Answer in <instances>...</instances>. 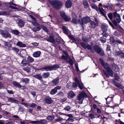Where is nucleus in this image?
<instances>
[{
  "label": "nucleus",
  "instance_id": "obj_25",
  "mask_svg": "<svg viewBox=\"0 0 124 124\" xmlns=\"http://www.w3.org/2000/svg\"><path fill=\"white\" fill-rule=\"evenodd\" d=\"M111 67L115 71L117 72L119 70V68L118 65L115 64H111Z\"/></svg>",
  "mask_w": 124,
  "mask_h": 124
},
{
  "label": "nucleus",
  "instance_id": "obj_13",
  "mask_svg": "<svg viewBox=\"0 0 124 124\" xmlns=\"http://www.w3.org/2000/svg\"><path fill=\"white\" fill-rule=\"evenodd\" d=\"M62 5L61 2L58 0H55V9L56 10L60 9Z\"/></svg>",
  "mask_w": 124,
  "mask_h": 124
},
{
  "label": "nucleus",
  "instance_id": "obj_5",
  "mask_svg": "<svg viewBox=\"0 0 124 124\" xmlns=\"http://www.w3.org/2000/svg\"><path fill=\"white\" fill-rule=\"evenodd\" d=\"M64 54L65 55V56L64 55H62V58L67 61L68 60V59H69V60L68 62L69 63L70 65H73V61L72 59H70V57L67 53L66 52H64Z\"/></svg>",
  "mask_w": 124,
  "mask_h": 124
},
{
  "label": "nucleus",
  "instance_id": "obj_30",
  "mask_svg": "<svg viewBox=\"0 0 124 124\" xmlns=\"http://www.w3.org/2000/svg\"><path fill=\"white\" fill-rule=\"evenodd\" d=\"M16 45L21 47H26L25 44H24L20 41H18L16 43Z\"/></svg>",
  "mask_w": 124,
  "mask_h": 124
},
{
  "label": "nucleus",
  "instance_id": "obj_10",
  "mask_svg": "<svg viewBox=\"0 0 124 124\" xmlns=\"http://www.w3.org/2000/svg\"><path fill=\"white\" fill-rule=\"evenodd\" d=\"M60 13L62 18L65 21H68L70 20V18L67 16L64 11H61Z\"/></svg>",
  "mask_w": 124,
  "mask_h": 124
},
{
  "label": "nucleus",
  "instance_id": "obj_20",
  "mask_svg": "<svg viewBox=\"0 0 124 124\" xmlns=\"http://www.w3.org/2000/svg\"><path fill=\"white\" fill-rule=\"evenodd\" d=\"M8 98V101L11 102L12 103H17L18 101L13 97H7Z\"/></svg>",
  "mask_w": 124,
  "mask_h": 124
},
{
  "label": "nucleus",
  "instance_id": "obj_60",
  "mask_svg": "<svg viewBox=\"0 0 124 124\" xmlns=\"http://www.w3.org/2000/svg\"><path fill=\"white\" fill-rule=\"evenodd\" d=\"M106 19L108 20L109 23V24L113 28V29H114V27L113 25L112 24V23L108 19H108Z\"/></svg>",
  "mask_w": 124,
  "mask_h": 124
},
{
  "label": "nucleus",
  "instance_id": "obj_24",
  "mask_svg": "<svg viewBox=\"0 0 124 124\" xmlns=\"http://www.w3.org/2000/svg\"><path fill=\"white\" fill-rule=\"evenodd\" d=\"M76 94L72 91L69 92L68 93V97L70 98H72L75 96Z\"/></svg>",
  "mask_w": 124,
  "mask_h": 124
},
{
  "label": "nucleus",
  "instance_id": "obj_37",
  "mask_svg": "<svg viewBox=\"0 0 124 124\" xmlns=\"http://www.w3.org/2000/svg\"><path fill=\"white\" fill-rule=\"evenodd\" d=\"M34 59L32 57L29 56L27 58V61L28 63H31L34 61Z\"/></svg>",
  "mask_w": 124,
  "mask_h": 124
},
{
  "label": "nucleus",
  "instance_id": "obj_3",
  "mask_svg": "<svg viewBox=\"0 0 124 124\" xmlns=\"http://www.w3.org/2000/svg\"><path fill=\"white\" fill-rule=\"evenodd\" d=\"M93 49L95 51L101 56L104 54V53L101 48L97 45H95L93 47Z\"/></svg>",
  "mask_w": 124,
  "mask_h": 124
},
{
  "label": "nucleus",
  "instance_id": "obj_55",
  "mask_svg": "<svg viewBox=\"0 0 124 124\" xmlns=\"http://www.w3.org/2000/svg\"><path fill=\"white\" fill-rule=\"evenodd\" d=\"M114 77L115 80H118L119 79V77L117 74H115L114 75Z\"/></svg>",
  "mask_w": 124,
  "mask_h": 124
},
{
  "label": "nucleus",
  "instance_id": "obj_15",
  "mask_svg": "<svg viewBox=\"0 0 124 124\" xmlns=\"http://www.w3.org/2000/svg\"><path fill=\"white\" fill-rule=\"evenodd\" d=\"M54 69V65H53V66H47L43 68V69L47 71L51 70Z\"/></svg>",
  "mask_w": 124,
  "mask_h": 124
},
{
  "label": "nucleus",
  "instance_id": "obj_58",
  "mask_svg": "<svg viewBox=\"0 0 124 124\" xmlns=\"http://www.w3.org/2000/svg\"><path fill=\"white\" fill-rule=\"evenodd\" d=\"M102 34L103 35V36H104L106 37H107L108 35V34L105 31H103V32L102 33Z\"/></svg>",
  "mask_w": 124,
  "mask_h": 124
},
{
  "label": "nucleus",
  "instance_id": "obj_29",
  "mask_svg": "<svg viewBox=\"0 0 124 124\" xmlns=\"http://www.w3.org/2000/svg\"><path fill=\"white\" fill-rule=\"evenodd\" d=\"M41 54L40 51H37L34 52L32 54L34 57H39Z\"/></svg>",
  "mask_w": 124,
  "mask_h": 124
},
{
  "label": "nucleus",
  "instance_id": "obj_40",
  "mask_svg": "<svg viewBox=\"0 0 124 124\" xmlns=\"http://www.w3.org/2000/svg\"><path fill=\"white\" fill-rule=\"evenodd\" d=\"M12 33L16 35H18L19 33V31L16 30H14L12 31Z\"/></svg>",
  "mask_w": 124,
  "mask_h": 124
},
{
  "label": "nucleus",
  "instance_id": "obj_33",
  "mask_svg": "<svg viewBox=\"0 0 124 124\" xmlns=\"http://www.w3.org/2000/svg\"><path fill=\"white\" fill-rule=\"evenodd\" d=\"M112 81L116 87L120 88H122V86L119 83H117L116 81L115 80H113Z\"/></svg>",
  "mask_w": 124,
  "mask_h": 124
},
{
  "label": "nucleus",
  "instance_id": "obj_1",
  "mask_svg": "<svg viewBox=\"0 0 124 124\" xmlns=\"http://www.w3.org/2000/svg\"><path fill=\"white\" fill-rule=\"evenodd\" d=\"M99 61L102 65L106 71L104 70H103L104 75L108 78L110 76L113 77V71L111 70L110 68L108 66V64L107 63H105L103 59L101 58L100 59Z\"/></svg>",
  "mask_w": 124,
  "mask_h": 124
},
{
  "label": "nucleus",
  "instance_id": "obj_54",
  "mask_svg": "<svg viewBox=\"0 0 124 124\" xmlns=\"http://www.w3.org/2000/svg\"><path fill=\"white\" fill-rule=\"evenodd\" d=\"M54 118V117L53 116H49L47 117L46 119L48 120H52Z\"/></svg>",
  "mask_w": 124,
  "mask_h": 124
},
{
  "label": "nucleus",
  "instance_id": "obj_47",
  "mask_svg": "<svg viewBox=\"0 0 124 124\" xmlns=\"http://www.w3.org/2000/svg\"><path fill=\"white\" fill-rule=\"evenodd\" d=\"M61 87L60 86H57L55 87V93L57 92V90L60 89Z\"/></svg>",
  "mask_w": 124,
  "mask_h": 124
},
{
  "label": "nucleus",
  "instance_id": "obj_62",
  "mask_svg": "<svg viewBox=\"0 0 124 124\" xmlns=\"http://www.w3.org/2000/svg\"><path fill=\"white\" fill-rule=\"evenodd\" d=\"M30 17L35 21H37V20L33 16L31 15H30Z\"/></svg>",
  "mask_w": 124,
  "mask_h": 124
},
{
  "label": "nucleus",
  "instance_id": "obj_11",
  "mask_svg": "<svg viewBox=\"0 0 124 124\" xmlns=\"http://www.w3.org/2000/svg\"><path fill=\"white\" fill-rule=\"evenodd\" d=\"M60 13L62 18L65 21H68L70 20V18L67 16L64 11H61Z\"/></svg>",
  "mask_w": 124,
  "mask_h": 124
},
{
  "label": "nucleus",
  "instance_id": "obj_23",
  "mask_svg": "<svg viewBox=\"0 0 124 124\" xmlns=\"http://www.w3.org/2000/svg\"><path fill=\"white\" fill-rule=\"evenodd\" d=\"M72 3L70 0H68L66 1L65 3V6L66 7L68 8H70L72 6Z\"/></svg>",
  "mask_w": 124,
  "mask_h": 124
},
{
  "label": "nucleus",
  "instance_id": "obj_17",
  "mask_svg": "<svg viewBox=\"0 0 124 124\" xmlns=\"http://www.w3.org/2000/svg\"><path fill=\"white\" fill-rule=\"evenodd\" d=\"M98 9V11H99L101 14L104 16L106 18V19H108V18L105 14V11L102 8H101L99 7Z\"/></svg>",
  "mask_w": 124,
  "mask_h": 124
},
{
  "label": "nucleus",
  "instance_id": "obj_19",
  "mask_svg": "<svg viewBox=\"0 0 124 124\" xmlns=\"http://www.w3.org/2000/svg\"><path fill=\"white\" fill-rule=\"evenodd\" d=\"M44 100L48 104H51L53 101L50 97L49 96H47L44 98Z\"/></svg>",
  "mask_w": 124,
  "mask_h": 124
},
{
  "label": "nucleus",
  "instance_id": "obj_59",
  "mask_svg": "<svg viewBox=\"0 0 124 124\" xmlns=\"http://www.w3.org/2000/svg\"><path fill=\"white\" fill-rule=\"evenodd\" d=\"M74 80L78 84H79L80 82L77 77H75L74 78Z\"/></svg>",
  "mask_w": 124,
  "mask_h": 124
},
{
  "label": "nucleus",
  "instance_id": "obj_34",
  "mask_svg": "<svg viewBox=\"0 0 124 124\" xmlns=\"http://www.w3.org/2000/svg\"><path fill=\"white\" fill-rule=\"evenodd\" d=\"M108 26L107 25H102L101 26L102 30L103 31H107Z\"/></svg>",
  "mask_w": 124,
  "mask_h": 124
},
{
  "label": "nucleus",
  "instance_id": "obj_28",
  "mask_svg": "<svg viewBox=\"0 0 124 124\" xmlns=\"http://www.w3.org/2000/svg\"><path fill=\"white\" fill-rule=\"evenodd\" d=\"M18 23L19 26L21 27H22L24 26L25 22L21 19H19L18 22Z\"/></svg>",
  "mask_w": 124,
  "mask_h": 124
},
{
  "label": "nucleus",
  "instance_id": "obj_22",
  "mask_svg": "<svg viewBox=\"0 0 124 124\" xmlns=\"http://www.w3.org/2000/svg\"><path fill=\"white\" fill-rule=\"evenodd\" d=\"M13 84L14 86L19 88H21L22 87L21 85L18 82L16 81H14L13 82Z\"/></svg>",
  "mask_w": 124,
  "mask_h": 124
},
{
  "label": "nucleus",
  "instance_id": "obj_6",
  "mask_svg": "<svg viewBox=\"0 0 124 124\" xmlns=\"http://www.w3.org/2000/svg\"><path fill=\"white\" fill-rule=\"evenodd\" d=\"M0 33L2 35V36L5 38H11V34L8 31L3 30H0Z\"/></svg>",
  "mask_w": 124,
  "mask_h": 124
},
{
  "label": "nucleus",
  "instance_id": "obj_9",
  "mask_svg": "<svg viewBox=\"0 0 124 124\" xmlns=\"http://www.w3.org/2000/svg\"><path fill=\"white\" fill-rule=\"evenodd\" d=\"M47 121L46 119H40L39 121H31L30 122V123L34 124H45L46 122Z\"/></svg>",
  "mask_w": 124,
  "mask_h": 124
},
{
  "label": "nucleus",
  "instance_id": "obj_44",
  "mask_svg": "<svg viewBox=\"0 0 124 124\" xmlns=\"http://www.w3.org/2000/svg\"><path fill=\"white\" fill-rule=\"evenodd\" d=\"M83 4L85 8H88L89 7V5L88 2L85 0L83 1Z\"/></svg>",
  "mask_w": 124,
  "mask_h": 124
},
{
  "label": "nucleus",
  "instance_id": "obj_50",
  "mask_svg": "<svg viewBox=\"0 0 124 124\" xmlns=\"http://www.w3.org/2000/svg\"><path fill=\"white\" fill-rule=\"evenodd\" d=\"M114 35L115 36H121L120 34L119 33L118 31H115L114 33Z\"/></svg>",
  "mask_w": 124,
  "mask_h": 124
},
{
  "label": "nucleus",
  "instance_id": "obj_63",
  "mask_svg": "<svg viewBox=\"0 0 124 124\" xmlns=\"http://www.w3.org/2000/svg\"><path fill=\"white\" fill-rule=\"evenodd\" d=\"M31 44L33 46H38L39 44V43L35 42L32 43H31Z\"/></svg>",
  "mask_w": 124,
  "mask_h": 124
},
{
  "label": "nucleus",
  "instance_id": "obj_26",
  "mask_svg": "<svg viewBox=\"0 0 124 124\" xmlns=\"http://www.w3.org/2000/svg\"><path fill=\"white\" fill-rule=\"evenodd\" d=\"M110 42L112 46H115L116 44V40L113 37H111L110 38Z\"/></svg>",
  "mask_w": 124,
  "mask_h": 124
},
{
  "label": "nucleus",
  "instance_id": "obj_48",
  "mask_svg": "<svg viewBox=\"0 0 124 124\" xmlns=\"http://www.w3.org/2000/svg\"><path fill=\"white\" fill-rule=\"evenodd\" d=\"M21 63L23 64V65H25L28 64L27 61H26L24 59H23Z\"/></svg>",
  "mask_w": 124,
  "mask_h": 124
},
{
  "label": "nucleus",
  "instance_id": "obj_27",
  "mask_svg": "<svg viewBox=\"0 0 124 124\" xmlns=\"http://www.w3.org/2000/svg\"><path fill=\"white\" fill-rule=\"evenodd\" d=\"M77 18H73L71 21L72 22L75 24L80 23V20L77 19Z\"/></svg>",
  "mask_w": 124,
  "mask_h": 124
},
{
  "label": "nucleus",
  "instance_id": "obj_21",
  "mask_svg": "<svg viewBox=\"0 0 124 124\" xmlns=\"http://www.w3.org/2000/svg\"><path fill=\"white\" fill-rule=\"evenodd\" d=\"M65 116H67L69 117L66 120L67 121H71L72 122L73 120V119L72 118L73 117L72 114H63Z\"/></svg>",
  "mask_w": 124,
  "mask_h": 124
},
{
  "label": "nucleus",
  "instance_id": "obj_45",
  "mask_svg": "<svg viewBox=\"0 0 124 124\" xmlns=\"http://www.w3.org/2000/svg\"><path fill=\"white\" fill-rule=\"evenodd\" d=\"M30 67H27L26 68H24L23 69V70H24L26 71L28 73H29L30 72Z\"/></svg>",
  "mask_w": 124,
  "mask_h": 124
},
{
  "label": "nucleus",
  "instance_id": "obj_39",
  "mask_svg": "<svg viewBox=\"0 0 124 124\" xmlns=\"http://www.w3.org/2000/svg\"><path fill=\"white\" fill-rule=\"evenodd\" d=\"M62 29L64 32L66 34H67L68 33V30L65 26H63Z\"/></svg>",
  "mask_w": 124,
  "mask_h": 124
},
{
  "label": "nucleus",
  "instance_id": "obj_57",
  "mask_svg": "<svg viewBox=\"0 0 124 124\" xmlns=\"http://www.w3.org/2000/svg\"><path fill=\"white\" fill-rule=\"evenodd\" d=\"M64 109L67 111H70V106H67L64 108Z\"/></svg>",
  "mask_w": 124,
  "mask_h": 124
},
{
  "label": "nucleus",
  "instance_id": "obj_52",
  "mask_svg": "<svg viewBox=\"0 0 124 124\" xmlns=\"http://www.w3.org/2000/svg\"><path fill=\"white\" fill-rule=\"evenodd\" d=\"M13 50L14 51H15L16 53H17L19 51V49L16 47H14L11 49V50Z\"/></svg>",
  "mask_w": 124,
  "mask_h": 124
},
{
  "label": "nucleus",
  "instance_id": "obj_53",
  "mask_svg": "<svg viewBox=\"0 0 124 124\" xmlns=\"http://www.w3.org/2000/svg\"><path fill=\"white\" fill-rule=\"evenodd\" d=\"M33 24L36 27L39 26L40 27V24L38 22H36V21L33 22Z\"/></svg>",
  "mask_w": 124,
  "mask_h": 124
},
{
  "label": "nucleus",
  "instance_id": "obj_4",
  "mask_svg": "<svg viewBox=\"0 0 124 124\" xmlns=\"http://www.w3.org/2000/svg\"><path fill=\"white\" fill-rule=\"evenodd\" d=\"M90 20V17L87 16L83 17L80 20V24L82 25L86 24L89 22Z\"/></svg>",
  "mask_w": 124,
  "mask_h": 124
},
{
  "label": "nucleus",
  "instance_id": "obj_2",
  "mask_svg": "<svg viewBox=\"0 0 124 124\" xmlns=\"http://www.w3.org/2000/svg\"><path fill=\"white\" fill-rule=\"evenodd\" d=\"M87 97V96L86 93L84 92L81 93L78 95V98L79 100L78 103L82 104L83 103V101L84 98Z\"/></svg>",
  "mask_w": 124,
  "mask_h": 124
},
{
  "label": "nucleus",
  "instance_id": "obj_43",
  "mask_svg": "<svg viewBox=\"0 0 124 124\" xmlns=\"http://www.w3.org/2000/svg\"><path fill=\"white\" fill-rule=\"evenodd\" d=\"M41 29V28L40 27H34L33 28V30L34 32H36L38 31H39Z\"/></svg>",
  "mask_w": 124,
  "mask_h": 124
},
{
  "label": "nucleus",
  "instance_id": "obj_51",
  "mask_svg": "<svg viewBox=\"0 0 124 124\" xmlns=\"http://www.w3.org/2000/svg\"><path fill=\"white\" fill-rule=\"evenodd\" d=\"M37 106V105L36 104L34 103H32L30 105V107L32 108H35Z\"/></svg>",
  "mask_w": 124,
  "mask_h": 124
},
{
  "label": "nucleus",
  "instance_id": "obj_36",
  "mask_svg": "<svg viewBox=\"0 0 124 124\" xmlns=\"http://www.w3.org/2000/svg\"><path fill=\"white\" fill-rule=\"evenodd\" d=\"M35 78L38 79L40 80H41L42 77V76L39 74H36L33 76Z\"/></svg>",
  "mask_w": 124,
  "mask_h": 124
},
{
  "label": "nucleus",
  "instance_id": "obj_41",
  "mask_svg": "<svg viewBox=\"0 0 124 124\" xmlns=\"http://www.w3.org/2000/svg\"><path fill=\"white\" fill-rule=\"evenodd\" d=\"M49 73L47 72V73H44L42 75V76L44 78H46L49 77Z\"/></svg>",
  "mask_w": 124,
  "mask_h": 124
},
{
  "label": "nucleus",
  "instance_id": "obj_38",
  "mask_svg": "<svg viewBox=\"0 0 124 124\" xmlns=\"http://www.w3.org/2000/svg\"><path fill=\"white\" fill-rule=\"evenodd\" d=\"M91 7L93 9H95L96 11H98V8L97 6L94 4H91Z\"/></svg>",
  "mask_w": 124,
  "mask_h": 124
},
{
  "label": "nucleus",
  "instance_id": "obj_18",
  "mask_svg": "<svg viewBox=\"0 0 124 124\" xmlns=\"http://www.w3.org/2000/svg\"><path fill=\"white\" fill-rule=\"evenodd\" d=\"M115 54L121 58H122L124 57V53L121 51H119L116 52Z\"/></svg>",
  "mask_w": 124,
  "mask_h": 124
},
{
  "label": "nucleus",
  "instance_id": "obj_31",
  "mask_svg": "<svg viewBox=\"0 0 124 124\" xmlns=\"http://www.w3.org/2000/svg\"><path fill=\"white\" fill-rule=\"evenodd\" d=\"M10 13L8 11H0V15H10Z\"/></svg>",
  "mask_w": 124,
  "mask_h": 124
},
{
  "label": "nucleus",
  "instance_id": "obj_42",
  "mask_svg": "<svg viewBox=\"0 0 124 124\" xmlns=\"http://www.w3.org/2000/svg\"><path fill=\"white\" fill-rule=\"evenodd\" d=\"M107 15L109 19L112 21L113 17L112 14L111 13H108Z\"/></svg>",
  "mask_w": 124,
  "mask_h": 124
},
{
  "label": "nucleus",
  "instance_id": "obj_16",
  "mask_svg": "<svg viewBox=\"0 0 124 124\" xmlns=\"http://www.w3.org/2000/svg\"><path fill=\"white\" fill-rule=\"evenodd\" d=\"M3 42L4 46H5V48L12 47V44L10 43V42H12L11 40H10L9 42H7L5 41H3Z\"/></svg>",
  "mask_w": 124,
  "mask_h": 124
},
{
  "label": "nucleus",
  "instance_id": "obj_56",
  "mask_svg": "<svg viewBox=\"0 0 124 124\" xmlns=\"http://www.w3.org/2000/svg\"><path fill=\"white\" fill-rule=\"evenodd\" d=\"M49 1L50 4L52 5L53 7L54 8V0L51 1V0H49Z\"/></svg>",
  "mask_w": 124,
  "mask_h": 124
},
{
  "label": "nucleus",
  "instance_id": "obj_14",
  "mask_svg": "<svg viewBox=\"0 0 124 124\" xmlns=\"http://www.w3.org/2000/svg\"><path fill=\"white\" fill-rule=\"evenodd\" d=\"M89 22V27L91 28H94L98 25V23L97 21L94 22L90 20Z\"/></svg>",
  "mask_w": 124,
  "mask_h": 124
},
{
  "label": "nucleus",
  "instance_id": "obj_7",
  "mask_svg": "<svg viewBox=\"0 0 124 124\" xmlns=\"http://www.w3.org/2000/svg\"><path fill=\"white\" fill-rule=\"evenodd\" d=\"M80 44L85 49H87L90 51L91 52L94 53V51L92 47L90 45L87 44H86L84 42H81Z\"/></svg>",
  "mask_w": 124,
  "mask_h": 124
},
{
  "label": "nucleus",
  "instance_id": "obj_32",
  "mask_svg": "<svg viewBox=\"0 0 124 124\" xmlns=\"http://www.w3.org/2000/svg\"><path fill=\"white\" fill-rule=\"evenodd\" d=\"M47 40L51 43L54 42V39L52 36H50L49 38H47Z\"/></svg>",
  "mask_w": 124,
  "mask_h": 124
},
{
  "label": "nucleus",
  "instance_id": "obj_12",
  "mask_svg": "<svg viewBox=\"0 0 124 124\" xmlns=\"http://www.w3.org/2000/svg\"><path fill=\"white\" fill-rule=\"evenodd\" d=\"M60 13L62 18L65 21H68L70 20V18L67 16L64 11H61Z\"/></svg>",
  "mask_w": 124,
  "mask_h": 124
},
{
  "label": "nucleus",
  "instance_id": "obj_49",
  "mask_svg": "<svg viewBox=\"0 0 124 124\" xmlns=\"http://www.w3.org/2000/svg\"><path fill=\"white\" fill-rule=\"evenodd\" d=\"M100 40L101 42L103 43H105L106 42V39L103 37H102L101 38Z\"/></svg>",
  "mask_w": 124,
  "mask_h": 124
},
{
  "label": "nucleus",
  "instance_id": "obj_8",
  "mask_svg": "<svg viewBox=\"0 0 124 124\" xmlns=\"http://www.w3.org/2000/svg\"><path fill=\"white\" fill-rule=\"evenodd\" d=\"M113 17L115 18L117 23H120L121 21V19L120 14L116 11L113 13Z\"/></svg>",
  "mask_w": 124,
  "mask_h": 124
},
{
  "label": "nucleus",
  "instance_id": "obj_46",
  "mask_svg": "<svg viewBox=\"0 0 124 124\" xmlns=\"http://www.w3.org/2000/svg\"><path fill=\"white\" fill-rule=\"evenodd\" d=\"M29 81V79L28 78H23L22 81L25 83L26 84H27Z\"/></svg>",
  "mask_w": 124,
  "mask_h": 124
},
{
  "label": "nucleus",
  "instance_id": "obj_35",
  "mask_svg": "<svg viewBox=\"0 0 124 124\" xmlns=\"http://www.w3.org/2000/svg\"><path fill=\"white\" fill-rule=\"evenodd\" d=\"M40 27L45 31L47 32H49V30L46 26H45L42 24H41Z\"/></svg>",
  "mask_w": 124,
  "mask_h": 124
},
{
  "label": "nucleus",
  "instance_id": "obj_61",
  "mask_svg": "<svg viewBox=\"0 0 124 124\" xmlns=\"http://www.w3.org/2000/svg\"><path fill=\"white\" fill-rule=\"evenodd\" d=\"M78 85H79L78 86L80 88L81 90L83 88V85L82 83L81 84L80 83Z\"/></svg>",
  "mask_w": 124,
  "mask_h": 124
},
{
  "label": "nucleus",
  "instance_id": "obj_64",
  "mask_svg": "<svg viewBox=\"0 0 124 124\" xmlns=\"http://www.w3.org/2000/svg\"><path fill=\"white\" fill-rule=\"evenodd\" d=\"M31 94H32L33 97H34L36 96V92L35 91H32L31 92Z\"/></svg>",
  "mask_w": 124,
  "mask_h": 124
}]
</instances>
